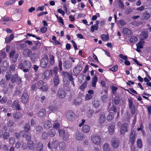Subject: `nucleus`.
<instances>
[{"mask_svg":"<svg viewBox=\"0 0 151 151\" xmlns=\"http://www.w3.org/2000/svg\"><path fill=\"white\" fill-rule=\"evenodd\" d=\"M11 81L13 83H16L17 85H19L21 83L22 81L21 78L18 76L17 74H16L12 75Z\"/></svg>","mask_w":151,"mask_h":151,"instance_id":"obj_1","label":"nucleus"},{"mask_svg":"<svg viewBox=\"0 0 151 151\" xmlns=\"http://www.w3.org/2000/svg\"><path fill=\"white\" fill-rule=\"evenodd\" d=\"M91 140L93 143L97 145H100L101 142L100 137L96 135H92Z\"/></svg>","mask_w":151,"mask_h":151,"instance_id":"obj_2","label":"nucleus"},{"mask_svg":"<svg viewBox=\"0 0 151 151\" xmlns=\"http://www.w3.org/2000/svg\"><path fill=\"white\" fill-rule=\"evenodd\" d=\"M9 56L10 58H12V61L14 63H15L17 60L19 56V54L18 53L15 54L14 50H11Z\"/></svg>","mask_w":151,"mask_h":151,"instance_id":"obj_3","label":"nucleus"},{"mask_svg":"<svg viewBox=\"0 0 151 151\" xmlns=\"http://www.w3.org/2000/svg\"><path fill=\"white\" fill-rule=\"evenodd\" d=\"M129 125L127 123H124L122 124L121 127L120 132L122 135H124L125 133L128 131Z\"/></svg>","mask_w":151,"mask_h":151,"instance_id":"obj_4","label":"nucleus"},{"mask_svg":"<svg viewBox=\"0 0 151 151\" xmlns=\"http://www.w3.org/2000/svg\"><path fill=\"white\" fill-rule=\"evenodd\" d=\"M57 96L60 99H63L66 96V93L63 89L60 88L58 90Z\"/></svg>","mask_w":151,"mask_h":151,"instance_id":"obj_5","label":"nucleus"},{"mask_svg":"<svg viewBox=\"0 0 151 151\" xmlns=\"http://www.w3.org/2000/svg\"><path fill=\"white\" fill-rule=\"evenodd\" d=\"M48 65V59L47 57V58H43L40 61V65L42 68L45 69L47 66Z\"/></svg>","mask_w":151,"mask_h":151,"instance_id":"obj_6","label":"nucleus"},{"mask_svg":"<svg viewBox=\"0 0 151 151\" xmlns=\"http://www.w3.org/2000/svg\"><path fill=\"white\" fill-rule=\"evenodd\" d=\"M58 144V141L53 140V141L51 143V145L50 144V142H49L47 144L48 147L50 149H54L56 150L57 148Z\"/></svg>","mask_w":151,"mask_h":151,"instance_id":"obj_7","label":"nucleus"},{"mask_svg":"<svg viewBox=\"0 0 151 151\" xmlns=\"http://www.w3.org/2000/svg\"><path fill=\"white\" fill-rule=\"evenodd\" d=\"M105 115L104 112H100L99 114V122L100 124H102L105 122Z\"/></svg>","mask_w":151,"mask_h":151,"instance_id":"obj_8","label":"nucleus"},{"mask_svg":"<svg viewBox=\"0 0 151 151\" xmlns=\"http://www.w3.org/2000/svg\"><path fill=\"white\" fill-rule=\"evenodd\" d=\"M75 137L76 138L79 140H83L85 138L83 134L79 131H78L76 132Z\"/></svg>","mask_w":151,"mask_h":151,"instance_id":"obj_9","label":"nucleus"},{"mask_svg":"<svg viewBox=\"0 0 151 151\" xmlns=\"http://www.w3.org/2000/svg\"><path fill=\"white\" fill-rule=\"evenodd\" d=\"M111 142L112 146L114 148H117L119 146V140L116 138H113L111 140Z\"/></svg>","mask_w":151,"mask_h":151,"instance_id":"obj_10","label":"nucleus"},{"mask_svg":"<svg viewBox=\"0 0 151 151\" xmlns=\"http://www.w3.org/2000/svg\"><path fill=\"white\" fill-rule=\"evenodd\" d=\"M136 139L135 132L133 130H132L130 135L129 141L132 144H133Z\"/></svg>","mask_w":151,"mask_h":151,"instance_id":"obj_11","label":"nucleus"},{"mask_svg":"<svg viewBox=\"0 0 151 151\" xmlns=\"http://www.w3.org/2000/svg\"><path fill=\"white\" fill-rule=\"evenodd\" d=\"M29 96L26 92H24L21 96V100L22 102L24 104L26 103L29 99Z\"/></svg>","mask_w":151,"mask_h":151,"instance_id":"obj_12","label":"nucleus"},{"mask_svg":"<svg viewBox=\"0 0 151 151\" xmlns=\"http://www.w3.org/2000/svg\"><path fill=\"white\" fill-rule=\"evenodd\" d=\"M150 17V15L147 12H144L142 14L141 16V20H147Z\"/></svg>","mask_w":151,"mask_h":151,"instance_id":"obj_13","label":"nucleus"},{"mask_svg":"<svg viewBox=\"0 0 151 151\" xmlns=\"http://www.w3.org/2000/svg\"><path fill=\"white\" fill-rule=\"evenodd\" d=\"M82 66L80 65H77L75 66L73 70V72L74 73H79L82 70Z\"/></svg>","mask_w":151,"mask_h":151,"instance_id":"obj_14","label":"nucleus"},{"mask_svg":"<svg viewBox=\"0 0 151 151\" xmlns=\"http://www.w3.org/2000/svg\"><path fill=\"white\" fill-rule=\"evenodd\" d=\"M13 108L17 110H20L21 109L20 106L19 104L18 100L14 101L12 105Z\"/></svg>","mask_w":151,"mask_h":151,"instance_id":"obj_15","label":"nucleus"},{"mask_svg":"<svg viewBox=\"0 0 151 151\" xmlns=\"http://www.w3.org/2000/svg\"><path fill=\"white\" fill-rule=\"evenodd\" d=\"M63 67L66 69L70 68L72 66V64L69 61L65 60L63 63Z\"/></svg>","mask_w":151,"mask_h":151,"instance_id":"obj_16","label":"nucleus"},{"mask_svg":"<svg viewBox=\"0 0 151 151\" xmlns=\"http://www.w3.org/2000/svg\"><path fill=\"white\" fill-rule=\"evenodd\" d=\"M23 65L25 69H27L28 72L31 66L30 62L28 60H25L23 62Z\"/></svg>","mask_w":151,"mask_h":151,"instance_id":"obj_17","label":"nucleus"},{"mask_svg":"<svg viewBox=\"0 0 151 151\" xmlns=\"http://www.w3.org/2000/svg\"><path fill=\"white\" fill-rule=\"evenodd\" d=\"M53 82L54 83V86L55 87L57 86L59 84L60 79L58 75L55 76L53 79Z\"/></svg>","mask_w":151,"mask_h":151,"instance_id":"obj_18","label":"nucleus"},{"mask_svg":"<svg viewBox=\"0 0 151 151\" xmlns=\"http://www.w3.org/2000/svg\"><path fill=\"white\" fill-rule=\"evenodd\" d=\"M99 22L98 21H96V24L94 25H92L91 27V31L92 32H93L94 31V29L97 30L98 29V24Z\"/></svg>","mask_w":151,"mask_h":151,"instance_id":"obj_19","label":"nucleus"},{"mask_svg":"<svg viewBox=\"0 0 151 151\" xmlns=\"http://www.w3.org/2000/svg\"><path fill=\"white\" fill-rule=\"evenodd\" d=\"M33 42H35V44L32 47L31 50H35L39 48L41 46V43L39 42L38 41L36 42L33 41Z\"/></svg>","mask_w":151,"mask_h":151,"instance_id":"obj_20","label":"nucleus"},{"mask_svg":"<svg viewBox=\"0 0 151 151\" xmlns=\"http://www.w3.org/2000/svg\"><path fill=\"white\" fill-rule=\"evenodd\" d=\"M27 147L29 150H33L35 147L34 142L32 141H29L27 142Z\"/></svg>","mask_w":151,"mask_h":151,"instance_id":"obj_21","label":"nucleus"},{"mask_svg":"<svg viewBox=\"0 0 151 151\" xmlns=\"http://www.w3.org/2000/svg\"><path fill=\"white\" fill-rule=\"evenodd\" d=\"M90 127L88 125H84L82 128V131L85 133L89 132L90 131Z\"/></svg>","mask_w":151,"mask_h":151,"instance_id":"obj_22","label":"nucleus"},{"mask_svg":"<svg viewBox=\"0 0 151 151\" xmlns=\"http://www.w3.org/2000/svg\"><path fill=\"white\" fill-rule=\"evenodd\" d=\"M52 124L51 122L47 120L45 122L44 127L46 129H48L52 127Z\"/></svg>","mask_w":151,"mask_h":151,"instance_id":"obj_23","label":"nucleus"},{"mask_svg":"<svg viewBox=\"0 0 151 151\" xmlns=\"http://www.w3.org/2000/svg\"><path fill=\"white\" fill-rule=\"evenodd\" d=\"M43 145L42 143L41 142H38L37 146L36 151H43Z\"/></svg>","mask_w":151,"mask_h":151,"instance_id":"obj_24","label":"nucleus"},{"mask_svg":"<svg viewBox=\"0 0 151 151\" xmlns=\"http://www.w3.org/2000/svg\"><path fill=\"white\" fill-rule=\"evenodd\" d=\"M94 111L93 109H89L87 112V117L88 118L91 117L94 114Z\"/></svg>","mask_w":151,"mask_h":151,"instance_id":"obj_25","label":"nucleus"},{"mask_svg":"<svg viewBox=\"0 0 151 151\" xmlns=\"http://www.w3.org/2000/svg\"><path fill=\"white\" fill-rule=\"evenodd\" d=\"M49 63L51 65H53L55 63V58L53 55L50 54L49 56Z\"/></svg>","mask_w":151,"mask_h":151,"instance_id":"obj_26","label":"nucleus"},{"mask_svg":"<svg viewBox=\"0 0 151 151\" xmlns=\"http://www.w3.org/2000/svg\"><path fill=\"white\" fill-rule=\"evenodd\" d=\"M81 99L80 98H76L73 101V104L76 105H79L81 103Z\"/></svg>","mask_w":151,"mask_h":151,"instance_id":"obj_27","label":"nucleus"},{"mask_svg":"<svg viewBox=\"0 0 151 151\" xmlns=\"http://www.w3.org/2000/svg\"><path fill=\"white\" fill-rule=\"evenodd\" d=\"M50 73L48 70H45L43 73L42 76L43 79H47L50 76Z\"/></svg>","mask_w":151,"mask_h":151,"instance_id":"obj_28","label":"nucleus"},{"mask_svg":"<svg viewBox=\"0 0 151 151\" xmlns=\"http://www.w3.org/2000/svg\"><path fill=\"white\" fill-rule=\"evenodd\" d=\"M13 115L14 118L16 120H19L22 117V114L19 112L14 113L13 114Z\"/></svg>","mask_w":151,"mask_h":151,"instance_id":"obj_29","label":"nucleus"},{"mask_svg":"<svg viewBox=\"0 0 151 151\" xmlns=\"http://www.w3.org/2000/svg\"><path fill=\"white\" fill-rule=\"evenodd\" d=\"M46 114V111L45 109H40L38 112V115L40 117H43L45 116Z\"/></svg>","mask_w":151,"mask_h":151,"instance_id":"obj_30","label":"nucleus"},{"mask_svg":"<svg viewBox=\"0 0 151 151\" xmlns=\"http://www.w3.org/2000/svg\"><path fill=\"white\" fill-rule=\"evenodd\" d=\"M122 32L125 35H131V31L128 28H124Z\"/></svg>","mask_w":151,"mask_h":151,"instance_id":"obj_31","label":"nucleus"},{"mask_svg":"<svg viewBox=\"0 0 151 151\" xmlns=\"http://www.w3.org/2000/svg\"><path fill=\"white\" fill-rule=\"evenodd\" d=\"M49 111L50 112H55L57 111V108L56 106H48Z\"/></svg>","mask_w":151,"mask_h":151,"instance_id":"obj_32","label":"nucleus"},{"mask_svg":"<svg viewBox=\"0 0 151 151\" xmlns=\"http://www.w3.org/2000/svg\"><path fill=\"white\" fill-rule=\"evenodd\" d=\"M59 147L61 150H65L66 147L65 143L63 142H60L59 144Z\"/></svg>","mask_w":151,"mask_h":151,"instance_id":"obj_33","label":"nucleus"},{"mask_svg":"<svg viewBox=\"0 0 151 151\" xmlns=\"http://www.w3.org/2000/svg\"><path fill=\"white\" fill-rule=\"evenodd\" d=\"M74 115L73 112L68 113L66 114V117L69 120H71L73 118Z\"/></svg>","mask_w":151,"mask_h":151,"instance_id":"obj_34","label":"nucleus"},{"mask_svg":"<svg viewBox=\"0 0 151 151\" xmlns=\"http://www.w3.org/2000/svg\"><path fill=\"white\" fill-rule=\"evenodd\" d=\"M18 68L19 69L23 70V71L24 72H28V70L27 69H25L22 63H19L18 65Z\"/></svg>","mask_w":151,"mask_h":151,"instance_id":"obj_35","label":"nucleus"},{"mask_svg":"<svg viewBox=\"0 0 151 151\" xmlns=\"http://www.w3.org/2000/svg\"><path fill=\"white\" fill-rule=\"evenodd\" d=\"M92 104L93 106L96 108H98L100 104L99 101L97 100H94L92 102Z\"/></svg>","mask_w":151,"mask_h":151,"instance_id":"obj_36","label":"nucleus"},{"mask_svg":"<svg viewBox=\"0 0 151 151\" xmlns=\"http://www.w3.org/2000/svg\"><path fill=\"white\" fill-rule=\"evenodd\" d=\"M49 88L48 85L46 84L41 86L39 89L42 92H45L48 90Z\"/></svg>","mask_w":151,"mask_h":151,"instance_id":"obj_37","label":"nucleus"},{"mask_svg":"<svg viewBox=\"0 0 151 151\" xmlns=\"http://www.w3.org/2000/svg\"><path fill=\"white\" fill-rule=\"evenodd\" d=\"M97 80V78L96 76H95L92 78L91 83L92 86L93 87H95L96 86Z\"/></svg>","mask_w":151,"mask_h":151,"instance_id":"obj_38","label":"nucleus"},{"mask_svg":"<svg viewBox=\"0 0 151 151\" xmlns=\"http://www.w3.org/2000/svg\"><path fill=\"white\" fill-rule=\"evenodd\" d=\"M114 118V114L112 112H110L108 115L107 119L108 121H110L113 120Z\"/></svg>","mask_w":151,"mask_h":151,"instance_id":"obj_39","label":"nucleus"},{"mask_svg":"<svg viewBox=\"0 0 151 151\" xmlns=\"http://www.w3.org/2000/svg\"><path fill=\"white\" fill-rule=\"evenodd\" d=\"M102 40L104 41H108L109 40V36L108 35H106L104 34H102L101 35Z\"/></svg>","mask_w":151,"mask_h":151,"instance_id":"obj_40","label":"nucleus"},{"mask_svg":"<svg viewBox=\"0 0 151 151\" xmlns=\"http://www.w3.org/2000/svg\"><path fill=\"white\" fill-rule=\"evenodd\" d=\"M16 1L15 0H10L9 1H6L4 4V5L7 6H9L14 4Z\"/></svg>","mask_w":151,"mask_h":151,"instance_id":"obj_41","label":"nucleus"},{"mask_svg":"<svg viewBox=\"0 0 151 151\" xmlns=\"http://www.w3.org/2000/svg\"><path fill=\"white\" fill-rule=\"evenodd\" d=\"M23 53L25 56H29L32 53V51L30 50L27 49L24 50Z\"/></svg>","mask_w":151,"mask_h":151,"instance_id":"obj_42","label":"nucleus"},{"mask_svg":"<svg viewBox=\"0 0 151 151\" xmlns=\"http://www.w3.org/2000/svg\"><path fill=\"white\" fill-rule=\"evenodd\" d=\"M108 99L109 98L106 94H104L101 96V100L104 102H106L108 101Z\"/></svg>","mask_w":151,"mask_h":151,"instance_id":"obj_43","label":"nucleus"},{"mask_svg":"<svg viewBox=\"0 0 151 151\" xmlns=\"http://www.w3.org/2000/svg\"><path fill=\"white\" fill-rule=\"evenodd\" d=\"M114 104L116 105H118L120 102V98L118 96H116L114 99Z\"/></svg>","mask_w":151,"mask_h":151,"instance_id":"obj_44","label":"nucleus"},{"mask_svg":"<svg viewBox=\"0 0 151 151\" xmlns=\"http://www.w3.org/2000/svg\"><path fill=\"white\" fill-rule=\"evenodd\" d=\"M35 129L37 133H40L42 130L43 128L40 126L38 125L36 126Z\"/></svg>","mask_w":151,"mask_h":151,"instance_id":"obj_45","label":"nucleus"},{"mask_svg":"<svg viewBox=\"0 0 151 151\" xmlns=\"http://www.w3.org/2000/svg\"><path fill=\"white\" fill-rule=\"evenodd\" d=\"M56 134V132L55 130L54 129H51L48 132L49 135L51 137H54Z\"/></svg>","mask_w":151,"mask_h":151,"instance_id":"obj_46","label":"nucleus"},{"mask_svg":"<svg viewBox=\"0 0 151 151\" xmlns=\"http://www.w3.org/2000/svg\"><path fill=\"white\" fill-rule=\"evenodd\" d=\"M114 126L112 125H110L109 128V133L111 134H112L114 133Z\"/></svg>","mask_w":151,"mask_h":151,"instance_id":"obj_47","label":"nucleus"},{"mask_svg":"<svg viewBox=\"0 0 151 151\" xmlns=\"http://www.w3.org/2000/svg\"><path fill=\"white\" fill-rule=\"evenodd\" d=\"M30 129V126L29 123H26L24 127V129L25 131L27 132H28Z\"/></svg>","mask_w":151,"mask_h":151,"instance_id":"obj_48","label":"nucleus"},{"mask_svg":"<svg viewBox=\"0 0 151 151\" xmlns=\"http://www.w3.org/2000/svg\"><path fill=\"white\" fill-rule=\"evenodd\" d=\"M137 40V37L134 36H132L130 39L129 41L131 42L134 43Z\"/></svg>","mask_w":151,"mask_h":151,"instance_id":"obj_49","label":"nucleus"},{"mask_svg":"<svg viewBox=\"0 0 151 151\" xmlns=\"http://www.w3.org/2000/svg\"><path fill=\"white\" fill-rule=\"evenodd\" d=\"M42 138L44 140H46L48 138V134L46 132H43L42 135Z\"/></svg>","mask_w":151,"mask_h":151,"instance_id":"obj_50","label":"nucleus"},{"mask_svg":"<svg viewBox=\"0 0 151 151\" xmlns=\"http://www.w3.org/2000/svg\"><path fill=\"white\" fill-rule=\"evenodd\" d=\"M11 75L12 73L10 71L7 72L6 73L5 76L6 79L7 81L10 80Z\"/></svg>","mask_w":151,"mask_h":151,"instance_id":"obj_51","label":"nucleus"},{"mask_svg":"<svg viewBox=\"0 0 151 151\" xmlns=\"http://www.w3.org/2000/svg\"><path fill=\"white\" fill-rule=\"evenodd\" d=\"M3 135V139L5 140L8 139L9 136V132H5Z\"/></svg>","mask_w":151,"mask_h":151,"instance_id":"obj_52","label":"nucleus"},{"mask_svg":"<svg viewBox=\"0 0 151 151\" xmlns=\"http://www.w3.org/2000/svg\"><path fill=\"white\" fill-rule=\"evenodd\" d=\"M87 85V83H84L81 84L80 87V89L81 91H84V89L86 88Z\"/></svg>","mask_w":151,"mask_h":151,"instance_id":"obj_53","label":"nucleus"},{"mask_svg":"<svg viewBox=\"0 0 151 151\" xmlns=\"http://www.w3.org/2000/svg\"><path fill=\"white\" fill-rule=\"evenodd\" d=\"M137 146L139 148L142 147V143L141 139H138L137 141Z\"/></svg>","mask_w":151,"mask_h":151,"instance_id":"obj_54","label":"nucleus"},{"mask_svg":"<svg viewBox=\"0 0 151 151\" xmlns=\"http://www.w3.org/2000/svg\"><path fill=\"white\" fill-rule=\"evenodd\" d=\"M109 144L108 143L104 144L103 146V148L104 151H107L109 149Z\"/></svg>","mask_w":151,"mask_h":151,"instance_id":"obj_55","label":"nucleus"},{"mask_svg":"<svg viewBox=\"0 0 151 151\" xmlns=\"http://www.w3.org/2000/svg\"><path fill=\"white\" fill-rule=\"evenodd\" d=\"M58 68L57 66H55L54 67L52 70V73L55 75V76L57 75L58 70Z\"/></svg>","mask_w":151,"mask_h":151,"instance_id":"obj_56","label":"nucleus"},{"mask_svg":"<svg viewBox=\"0 0 151 151\" xmlns=\"http://www.w3.org/2000/svg\"><path fill=\"white\" fill-rule=\"evenodd\" d=\"M118 68V65H116L113 66L112 68H110L109 70L113 72H116L117 71Z\"/></svg>","mask_w":151,"mask_h":151,"instance_id":"obj_57","label":"nucleus"},{"mask_svg":"<svg viewBox=\"0 0 151 151\" xmlns=\"http://www.w3.org/2000/svg\"><path fill=\"white\" fill-rule=\"evenodd\" d=\"M44 82L42 80H40L37 83V86H40L44 84Z\"/></svg>","mask_w":151,"mask_h":151,"instance_id":"obj_58","label":"nucleus"},{"mask_svg":"<svg viewBox=\"0 0 151 151\" xmlns=\"http://www.w3.org/2000/svg\"><path fill=\"white\" fill-rule=\"evenodd\" d=\"M69 134L68 133H65V134L63 136V140L65 141H67V139H68Z\"/></svg>","mask_w":151,"mask_h":151,"instance_id":"obj_59","label":"nucleus"},{"mask_svg":"<svg viewBox=\"0 0 151 151\" xmlns=\"http://www.w3.org/2000/svg\"><path fill=\"white\" fill-rule=\"evenodd\" d=\"M60 124L58 122H55L53 125V127L55 129H58L60 127Z\"/></svg>","mask_w":151,"mask_h":151,"instance_id":"obj_60","label":"nucleus"},{"mask_svg":"<svg viewBox=\"0 0 151 151\" xmlns=\"http://www.w3.org/2000/svg\"><path fill=\"white\" fill-rule=\"evenodd\" d=\"M58 132L59 135L61 136H63L65 134V131L63 129H59Z\"/></svg>","mask_w":151,"mask_h":151,"instance_id":"obj_61","label":"nucleus"},{"mask_svg":"<svg viewBox=\"0 0 151 151\" xmlns=\"http://www.w3.org/2000/svg\"><path fill=\"white\" fill-rule=\"evenodd\" d=\"M111 89L112 93L114 94H115L116 93L115 91L117 89V88L115 86H112L111 87Z\"/></svg>","mask_w":151,"mask_h":151,"instance_id":"obj_62","label":"nucleus"},{"mask_svg":"<svg viewBox=\"0 0 151 151\" xmlns=\"http://www.w3.org/2000/svg\"><path fill=\"white\" fill-rule=\"evenodd\" d=\"M7 100V98L5 97H4L0 100V102L2 104H4L5 103Z\"/></svg>","mask_w":151,"mask_h":151,"instance_id":"obj_63","label":"nucleus"},{"mask_svg":"<svg viewBox=\"0 0 151 151\" xmlns=\"http://www.w3.org/2000/svg\"><path fill=\"white\" fill-rule=\"evenodd\" d=\"M2 20L4 22H7L10 21L11 20V19L8 17H4L2 18Z\"/></svg>","mask_w":151,"mask_h":151,"instance_id":"obj_64","label":"nucleus"}]
</instances>
